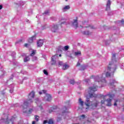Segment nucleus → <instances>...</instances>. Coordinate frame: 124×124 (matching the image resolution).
<instances>
[{
    "mask_svg": "<svg viewBox=\"0 0 124 124\" xmlns=\"http://www.w3.org/2000/svg\"><path fill=\"white\" fill-rule=\"evenodd\" d=\"M47 123H48V121L45 120V121H44L43 124H47Z\"/></svg>",
    "mask_w": 124,
    "mask_h": 124,
    "instance_id": "a19ab883",
    "label": "nucleus"
},
{
    "mask_svg": "<svg viewBox=\"0 0 124 124\" xmlns=\"http://www.w3.org/2000/svg\"><path fill=\"white\" fill-rule=\"evenodd\" d=\"M5 124H13V119L12 118L10 120H8V118H7V121L5 122Z\"/></svg>",
    "mask_w": 124,
    "mask_h": 124,
    "instance_id": "4468645a",
    "label": "nucleus"
},
{
    "mask_svg": "<svg viewBox=\"0 0 124 124\" xmlns=\"http://www.w3.org/2000/svg\"><path fill=\"white\" fill-rule=\"evenodd\" d=\"M63 63H62V62H61L60 61L59 62H58V66L60 67V66H62V65L63 66Z\"/></svg>",
    "mask_w": 124,
    "mask_h": 124,
    "instance_id": "7c9ffc66",
    "label": "nucleus"
},
{
    "mask_svg": "<svg viewBox=\"0 0 124 124\" xmlns=\"http://www.w3.org/2000/svg\"><path fill=\"white\" fill-rule=\"evenodd\" d=\"M115 83H117V81H116V80L113 79L112 82H110L109 83V85L110 86H114V84H115Z\"/></svg>",
    "mask_w": 124,
    "mask_h": 124,
    "instance_id": "6ab92c4d",
    "label": "nucleus"
},
{
    "mask_svg": "<svg viewBox=\"0 0 124 124\" xmlns=\"http://www.w3.org/2000/svg\"><path fill=\"white\" fill-rule=\"evenodd\" d=\"M121 23H122V24H124V19H122V20H121Z\"/></svg>",
    "mask_w": 124,
    "mask_h": 124,
    "instance_id": "a18cd8bd",
    "label": "nucleus"
},
{
    "mask_svg": "<svg viewBox=\"0 0 124 124\" xmlns=\"http://www.w3.org/2000/svg\"><path fill=\"white\" fill-rule=\"evenodd\" d=\"M83 34H86L87 35H90V34H91V32H90V31H84Z\"/></svg>",
    "mask_w": 124,
    "mask_h": 124,
    "instance_id": "a878e982",
    "label": "nucleus"
},
{
    "mask_svg": "<svg viewBox=\"0 0 124 124\" xmlns=\"http://www.w3.org/2000/svg\"><path fill=\"white\" fill-rule=\"evenodd\" d=\"M32 124H35V121H32Z\"/></svg>",
    "mask_w": 124,
    "mask_h": 124,
    "instance_id": "3c124183",
    "label": "nucleus"
},
{
    "mask_svg": "<svg viewBox=\"0 0 124 124\" xmlns=\"http://www.w3.org/2000/svg\"><path fill=\"white\" fill-rule=\"evenodd\" d=\"M34 117L35 121H36V122H38V121H39V117L38 115H35Z\"/></svg>",
    "mask_w": 124,
    "mask_h": 124,
    "instance_id": "393cba45",
    "label": "nucleus"
},
{
    "mask_svg": "<svg viewBox=\"0 0 124 124\" xmlns=\"http://www.w3.org/2000/svg\"><path fill=\"white\" fill-rule=\"evenodd\" d=\"M61 121H62V117H58L57 122H61Z\"/></svg>",
    "mask_w": 124,
    "mask_h": 124,
    "instance_id": "f704fd0d",
    "label": "nucleus"
},
{
    "mask_svg": "<svg viewBox=\"0 0 124 124\" xmlns=\"http://www.w3.org/2000/svg\"><path fill=\"white\" fill-rule=\"evenodd\" d=\"M98 88V86L97 85H93V87H89V94L90 97L93 98V97H96L97 96V95L94 94V93L96 92L97 89Z\"/></svg>",
    "mask_w": 124,
    "mask_h": 124,
    "instance_id": "20e7f679",
    "label": "nucleus"
},
{
    "mask_svg": "<svg viewBox=\"0 0 124 124\" xmlns=\"http://www.w3.org/2000/svg\"><path fill=\"white\" fill-rule=\"evenodd\" d=\"M10 93H12V92H10Z\"/></svg>",
    "mask_w": 124,
    "mask_h": 124,
    "instance_id": "680f3d73",
    "label": "nucleus"
},
{
    "mask_svg": "<svg viewBox=\"0 0 124 124\" xmlns=\"http://www.w3.org/2000/svg\"><path fill=\"white\" fill-rule=\"evenodd\" d=\"M80 117H81V118H83V119H85L86 116L85 115V114H83V115H82L81 116H80Z\"/></svg>",
    "mask_w": 124,
    "mask_h": 124,
    "instance_id": "ea45409f",
    "label": "nucleus"
},
{
    "mask_svg": "<svg viewBox=\"0 0 124 124\" xmlns=\"http://www.w3.org/2000/svg\"><path fill=\"white\" fill-rule=\"evenodd\" d=\"M39 94H42V92H39Z\"/></svg>",
    "mask_w": 124,
    "mask_h": 124,
    "instance_id": "603ef678",
    "label": "nucleus"
},
{
    "mask_svg": "<svg viewBox=\"0 0 124 124\" xmlns=\"http://www.w3.org/2000/svg\"><path fill=\"white\" fill-rule=\"evenodd\" d=\"M35 95V93L33 91L31 92L28 95V98L27 101L24 102L23 105L22 106L23 110L27 109L29 107L30 103H32V98H34Z\"/></svg>",
    "mask_w": 124,
    "mask_h": 124,
    "instance_id": "f03ea898",
    "label": "nucleus"
},
{
    "mask_svg": "<svg viewBox=\"0 0 124 124\" xmlns=\"http://www.w3.org/2000/svg\"><path fill=\"white\" fill-rule=\"evenodd\" d=\"M70 58H72V59H73V58L72 56H70Z\"/></svg>",
    "mask_w": 124,
    "mask_h": 124,
    "instance_id": "6e6d98bb",
    "label": "nucleus"
},
{
    "mask_svg": "<svg viewBox=\"0 0 124 124\" xmlns=\"http://www.w3.org/2000/svg\"><path fill=\"white\" fill-rule=\"evenodd\" d=\"M110 5H111V1H110V0H108V3L107 4L106 10H110Z\"/></svg>",
    "mask_w": 124,
    "mask_h": 124,
    "instance_id": "ddd939ff",
    "label": "nucleus"
},
{
    "mask_svg": "<svg viewBox=\"0 0 124 124\" xmlns=\"http://www.w3.org/2000/svg\"><path fill=\"white\" fill-rule=\"evenodd\" d=\"M67 0H65V1H67Z\"/></svg>",
    "mask_w": 124,
    "mask_h": 124,
    "instance_id": "13d9d810",
    "label": "nucleus"
},
{
    "mask_svg": "<svg viewBox=\"0 0 124 124\" xmlns=\"http://www.w3.org/2000/svg\"><path fill=\"white\" fill-rule=\"evenodd\" d=\"M67 102H68V103H69V101H67Z\"/></svg>",
    "mask_w": 124,
    "mask_h": 124,
    "instance_id": "bf43d9fd",
    "label": "nucleus"
},
{
    "mask_svg": "<svg viewBox=\"0 0 124 124\" xmlns=\"http://www.w3.org/2000/svg\"><path fill=\"white\" fill-rule=\"evenodd\" d=\"M68 9H70V6H69V5H67L65 6L64 8H63V10H67Z\"/></svg>",
    "mask_w": 124,
    "mask_h": 124,
    "instance_id": "5701e85b",
    "label": "nucleus"
},
{
    "mask_svg": "<svg viewBox=\"0 0 124 124\" xmlns=\"http://www.w3.org/2000/svg\"><path fill=\"white\" fill-rule=\"evenodd\" d=\"M49 12L50 11L49 10H46L43 13V15H44L45 14H48Z\"/></svg>",
    "mask_w": 124,
    "mask_h": 124,
    "instance_id": "2f4dec72",
    "label": "nucleus"
},
{
    "mask_svg": "<svg viewBox=\"0 0 124 124\" xmlns=\"http://www.w3.org/2000/svg\"><path fill=\"white\" fill-rule=\"evenodd\" d=\"M28 45H29V44H24L25 47H28Z\"/></svg>",
    "mask_w": 124,
    "mask_h": 124,
    "instance_id": "c03bdc74",
    "label": "nucleus"
},
{
    "mask_svg": "<svg viewBox=\"0 0 124 124\" xmlns=\"http://www.w3.org/2000/svg\"><path fill=\"white\" fill-rule=\"evenodd\" d=\"M51 109L54 111V110H56V109H58V106H54L51 107Z\"/></svg>",
    "mask_w": 124,
    "mask_h": 124,
    "instance_id": "cd10ccee",
    "label": "nucleus"
},
{
    "mask_svg": "<svg viewBox=\"0 0 124 124\" xmlns=\"http://www.w3.org/2000/svg\"><path fill=\"white\" fill-rule=\"evenodd\" d=\"M2 9V5H0V10Z\"/></svg>",
    "mask_w": 124,
    "mask_h": 124,
    "instance_id": "49530a36",
    "label": "nucleus"
},
{
    "mask_svg": "<svg viewBox=\"0 0 124 124\" xmlns=\"http://www.w3.org/2000/svg\"><path fill=\"white\" fill-rule=\"evenodd\" d=\"M58 52H62V50H64L63 47L62 46H59L58 47Z\"/></svg>",
    "mask_w": 124,
    "mask_h": 124,
    "instance_id": "dca6fc26",
    "label": "nucleus"
},
{
    "mask_svg": "<svg viewBox=\"0 0 124 124\" xmlns=\"http://www.w3.org/2000/svg\"><path fill=\"white\" fill-rule=\"evenodd\" d=\"M62 114H64V113H66V111H67V108H66V107H64L63 108H62Z\"/></svg>",
    "mask_w": 124,
    "mask_h": 124,
    "instance_id": "4be33fe9",
    "label": "nucleus"
},
{
    "mask_svg": "<svg viewBox=\"0 0 124 124\" xmlns=\"http://www.w3.org/2000/svg\"><path fill=\"white\" fill-rule=\"evenodd\" d=\"M70 84H71V85H74V84H75V81H74V79H71L70 80Z\"/></svg>",
    "mask_w": 124,
    "mask_h": 124,
    "instance_id": "b1692460",
    "label": "nucleus"
},
{
    "mask_svg": "<svg viewBox=\"0 0 124 124\" xmlns=\"http://www.w3.org/2000/svg\"><path fill=\"white\" fill-rule=\"evenodd\" d=\"M59 57H62V54H60Z\"/></svg>",
    "mask_w": 124,
    "mask_h": 124,
    "instance_id": "864d4df0",
    "label": "nucleus"
},
{
    "mask_svg": "<svg viewBox=\"0 0 124 124\" xmlns=\"http://www.w3.org/2000/svg\"><path fill=\"white\" fill-rule=\"evenodd\" d=\"M47 123L48 124H54V120H53L52 119H50L48 120Z\"/></svg>",
    "mask_w": 124,
    "mask_h": 124,
    "instance_id": "aec40b11",
    "label": "nucleus"
},
{
    "mask_svg": "<svg viewBox=\"0 0 124 124\" xmlns=\"http://www.w3.org/2000/svg\"><path fill=\"white\" fill-rule=\"evenodd\" d=\"M85 104L87 107L91 106L92 109H95L99 105V101L97 100H94L93 101L90 102V100L88 99L85 102Z\"/></svg>",
    "mask_w": 124,
    "mask_h": 124,
    "instance_id": "7ed1b4c3",
    "label": "nucleus"
},
{
    "mask_svg": "<svg viewBox=\"0 0 124 124\" xmlns=\"http://www.w3.org/2000/svg\"><path fill=\"white\" fill-rule=\"evenodd\" d=\"M118 102V100H115L114 104V106H117V102Z\"/></svg>",
    "mask_w": 124,
    "mask_h": 124,
    "instance_id": "e433bc0d",
    "label": "nucleus"
},
{
    "mask_svg": "<svg viewBox=\"0 0 124 124\" xmlns=\"http://www.w3.org/2000/svg\"><path fill=\"white\" fill-rule=\"evenodd\" d=\"M65 23V22H61V25H62V24H64Z\"/></svg>",
    "mask_w": 124,
    "mask_h": 124,
    "instance_id": "09e8293b",
    "label": "nucleus"
},
{
    "mask_svg": "<svg viewBox=\"0 0 124 124\" xmlns=\"http://www.w3.org/2000/svg\"><path fill=\"white\" fill-rule=\"evenodd\" d=\"M85 28H91V29H94L93 27L91 26V25H89V26H86Z\"/></svg>",
    "mask_w": 124,
    "mask_h": 124,
    "instance_id": "58836bf2",
    "label": "nucleus"
},
{
    "mask_svg": "<svg viewBox=\"0 0 124 124\" xmlns=\"http://www.w3.org/2000/svg\"><path fill=\"white\" fill-rule=\"evenodd\" d=\"M44 41L43 40H39L37 42V45L38 47H42L43 45Z\"/></svg>",
    "mask_w": 124,
    "mask_h": 124,
    "instance_id": "9b49d317",
    "label": "nucleus"
},
{
    "mask_svg": "<svg viewBox=\"0 0 124 124\" xmlns=\"http://www.w3.org/2000/svg\"><path fill=\"white\" fill-rule=\"evenodd\" d=\"M79 103L80 104L81 106L83 107L84 106V101H82V99H79Z\"/></svg>",
    "mask_w": 124,
    "mask_h": 124,
    "instance_id": "a211bd4d",
    "label": "nucleus"
},
{
    "mask_svg": "<svg viewBox=\"0 0 124 124\" xmlns=\"http://www.w3.org/2000/svg\"><path fill=\"white\" fill-rule=\"evenodd\" d=\"M40 107L41 109L42 108V106H40Z\"/></svg>",
    "mask_w": 124,
    "mask_h": 124,
    "instance_id": "5fc2aeb1",
    "label": "nucleus"
},
{
    "mask_svg": "<svg viewBox=\"0 0 124 124\" xmlns=\"http://www.w3.org/2000/svg\"><path fill=\"white\" fill-rule=\"evenodd\" d=\"M30 61V57L29 56H27L24 58V62H29Z\"/></svg>",
    "mask_w": 124,
    "mask_h": 124,
    "instance_id": "412c9836",
    "label": "nucleus"
},
{
    "mask_svg": "<svg viewBox=\"0 0 124 124\" xmlns=\"http://www.w3.org/2000/svg\"><path fill=\"white\" fill-rule=\"evenodd\" d=\"M68 49H69V46H64V50H65V51H67V50H68Z\"/></svg>",
    "mask_w": 124,
    "mask_h": 124,
    "instance_id": "c85d7f7f",
    "label": "nucleus"
},
{
    "mask_svg": "<svg viewBox=\"0 0 124 124\" xmlns=\"http://www.w3.org/2000/svg\"><path fill=\"white\" fill-rule=\"evenodd\" d=\"M63 67H62V69L63 70H65L66 69H68V67H69V66H68V65H67V63H65V64H63Z\"/></svg>",
    "mask_w": 124,
    "mask_h": 124,
    "instance_id": "2eb2a0df",
    "label": "nucleus"
},
{
    "mask_svg": "<svg viewBox=\"0 0 124 124\" xmlns=\"http://www.w3.org/2000/svg\"><path fill=\"white\" fill-rule=\"evenodd\" d=\"M107 106H112V99H108L107 100Z\"/></svg>",
    "mask_w": 124,
    "mask_h": 124,
    "instance_id": "f8f14e48",
    "label": "nucleus"
},
{
    "mask_svg": "<svg viewBox=\"0 0 124 124\" xmlns=\"http://www.w3.org/2000/svg\"><path fill=\"white\" fill-rule=\"evenodd\" d=\"M34 55H35V50H33L32 51V53L31 54L30 56H31V57H33Z\"/></svg>",
    "mask_w": 124,
    "mask_h": 124,
    "instance_id": "c756f323",
    "label": "nucleus"
},
{
    "mask_svg": "<svg viewBox=\"0 0 124 124\" xmlns=\"http://www.w3.org/2000/svg\"><path fill=\"white\" fill-rule=\"evenodd\" d=\"M35 39H36V35H35L29 39L28 43H32L33 40H35Z\"/></svg>",
    "mask_w": 124,
    "mask_h": 124,
    "instance_id": "1a4fd4ad",
    "label": "nucleus"
},
{
    "mask_svg": "<svg viewBox=\"0 0 124 124\" xmlns=\"http://www.w3.org/2000/svg\"><path fill=\"white\" fill-rule=\"evenodd\" d=\"M46 90H43V93H46Z\"/></svg>",
    "mask_w": 124,
    "mask_h": 124,
    "instance_id": "de8ad7c7",
    "label": "nucleus"
},
{
    "mask_svg": "<svg viewBox=\"0 0 124 124\" xmlns=\"http://www.w3.org/2000/svg\"><path fill=\"white\" fill-rule=\"evenodd\" d=\"M36 60H37V57H36V56L33 57L32 58V61H36Z\"/></svg>",
    "mask_w": 124,
    "mask_h": 124,
    "instance_id": "72a5a7b5",
    "label": "nucleus"
},
{
    "mask_svg": "<svg viewBox=\"0 0 124 124\" xmlns=\"http://www.w3.org/2000/svg\"><path fill=\"white\" fill-rule=\"evenodd\" d=\"M43 72L46 75H48V72L46 70H44Z\"/></svg>",
    "mask_w": 124,
    "mask_h": 124,
    "instance_id": "473e14b6",
    "label": "nucleus"
},
{
    "mask_svg": "<svg viewBox=\"0 0 124 124\" xmlns=\"http://www.w3.org/2000/svg\"><path fill=\"white\" fill-rule=\"evenodd\" d=\"M78 18L76 17V19H75L74 20V22L72 23L73 26H74V27H75V29H77V28H78Z\"/></svg>",
    "mask_w": 124,
    "mask_h": 124,
    "instance_id": "0eeeda50",
    "label": "nucleus"
},
{
    "mask_svg": "<svg viewBox=\"0 0 124 124\" xmlns=\"http://www.w3.org/2000/svg\"><path fill=\"white\" fill-rule=\"evenodd\" d=\"M33 112V108H30L28 110V114H31Z\"/></svg>",
    "mask_w": 124,
    "mask_h": 124,
    "instance_id": "bb28decb",
    "label": "nucleus"
},
{
    "mask_svg": "<svg viewBox=\"0 0 124 124\" xmlns=\"http://www.w3.org/2000/svg\"><path fill=\"white\" fill-rule=\"evenodd\" d=\"M58 29H59V26H58V25H54L52 27L51 31H52V32H56V31H57V30H58Z\"/></svg>",
    "mask_w": 124,
    "mask_h": 124,
    "instance_id": "9d476101",
    "label": "nucleus"
},
{
    "mask_svg": "<svg viewBox=\"0 0 124 124\" xmlns=\"http://www.w3.org/2000/svg\"><path fill=\"white\" fill-rule=\"evenodd\" d=\"M114 59H116V54H113L112 55V58L111 62H110L108 65V66L107 68L108 72L106 74V77H110L111 76V74H113L114 75V73L116 71L117 69V66H115L114 68L113 67L114 66Z\"/></svg>",
    "mask_w": 124,
    "mask_h": 124,
    "instance_id": "f257e3e1",
    "label": "nucleus"
},
{
    "mask_svg": "<svg viewBox=\"0 0 124 124\" xmlns=\"http://www.w3.org/2000/svg\"><path fill=\"white\" fill-rule=\"evenodd\" d=\"M79 124V123H78V124Z\"/></svg>",
    "mask_w": 124,
    "mask_h": 124,
    "instance_id": "4d7b16f0",
    "label": "nucleus"
},
{
    "mask_svg": "<svg viewBox=\"0 0 124 124\" xmlns=\"http://www.w3.org/2000/svg\"><path fill=\"white\" fill-rule=\"evenodd\" d=\"M81 55H82L81 51H78L75 52V56H81Z\"/></svg>",
    "mask_w": 124,
    "mask_h": 124,
    "instance_id": "f3484780",
    "label": "nucleus"
},
{
    "mask_svg": "<svg viewBox=\"0 0 124 124\" xmlns=\"http://www.w3.org/2000/svg\"><path fill=\"white\" fill-rule=\"evenodd\" d=\"M95 82L94 84H96V83H99V82H102V83H106V80L105 79V78H103V76H102L101 78H100L99 76H97L95 77Z\"/></svg>",
    "mask_w": 124,
    "mask_h": 124,
    "instance_id": "39448f33",
    "label": "nucleus"
},
{
    "mask_svg": "<svg viewBox=\"0 0 124 124\" xmlns=\"http://www.w3.org/2000/svg\"><path fill=\"white\" fill-rule=\"evenodd\" d=\"M43 100L45 101H50L51 100H52V96H51V95L49 94L46 93V96L43 99Z\"/></svg>",
    "mask_w": 124,
    "mask_h": 124,
    "instance_id": "423d86ee",
    "label": "nucleus"
},
{
    "mask_svg": "<svg viewBox=\"0 0 124 124\" xmlns=\"http://www.w3.org/2000/svg\"><path fill=\"white\" fill-rule=\"evenodd\" d=\"M93 77H94V76L93 75H92L91 77V79H92L93 78Z\"/></svg>",
    "mask_w": 124,
    "mask_h": 124,
    "instance_id": "8fccbe9b",
    "label": "nucleus"
},
{
    "mask_svg": "<svg viewBox=\"0 0 124 124\" xmlns=\"http://www.w3.org/2000/svg\"><path fill=\"white\" fill-rule=\"evenodd\" d=\"M81 69L82 70H85V69H86V66H81Z\"/></svg>",
    "mask_w": 124,
    "mask_h": 124,
    "instance_id": "c9c22d12",
    "label": "nucleus"
},
{
    "mask_svg": "<svg viewBox=\"0 0 124 124\" xmlns=\"http://www.w3.org/2000/svg\"><path fill=\"white\" fill-rule=\"evenodd\" d=\"M105 102V100H101V104H104Z\"/></svg>",
    "mask_w": 124,
    "mask_h": 124,
    "instance_id": "79ce46f5",
    "label": "nucleus"
},
{
    "mask_svg": "<svg viewBox=\"0 0 124 124\" xmlns=\"http://www.w3.org/2000/svg\"><path fill=\"white\" fill-rule=\"evenodd\" d=\"M56 58H57V55H55L51 58V65H55L56 64Z\"/></svg>",
    "mask_w": 124,
    "mask_h": 124,
    "instance_id": "6e6552de",
    "label": "nucleus"
},
{
    "mask_svg": "<svg viewBox=\"0 0 124 124\" xmlns=\"http://www.w3.org/2000/svg\"><path fill=\"white\" fill-rule=\"evenodd\" d=\"M53 111H54V110L51 108V109H49L48 110V113H52V112H53Z\"/></svg>",
    "mask_w": 124,
    "mask_h": 124,
    "instance_id": "4c0bfd02",
    "label": "nucleus"
},
{
    "mask_svg": "<svg viewBox=\"0 0 124 124\" xmlns=\"http://www.w3.org/2000/svg\"><path fill=\"white\" fill-rule=\"evenodd\" d=\"M80 65L81 64L80 63V62H78L77 63V66H80Z\"/></svg>",
    "mask_w": 124,
    "mask_h": 124,
    "instance_id": "37998d69",
    "label": "nucleus"
},
{
    "mask_svg": "<svg viewBox=\"0 0 124 124\" xmlns=\"http://www.w3.org/2000/svg\"><path fill=\"white\" fill-rule=\"evenodd\" d=\"M10 93H12V92H10Z\"/></svg>",
    "mask_w": 124,
    "mask_h": 124,
    "instance_id": "052dcab7",
    "label": "nucleus"
}]
</instances>
